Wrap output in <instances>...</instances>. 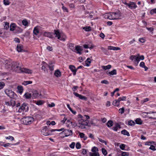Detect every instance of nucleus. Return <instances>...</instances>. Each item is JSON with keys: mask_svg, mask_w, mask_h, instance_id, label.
<instances>
[{"mask_svg": "<svg viewBox=\"0 0 156 156\" xmlns=\"http://www.w3.org/2000/svg\"><path fill=\"white\" fill-rule=\"evenodd\" d=\"M120 148L122 150H124L125 147V145L124 144H122L120 145Z\"/></svg>", "mask_w": 156, "mask_h": 156, "instance_id": "052dcab7", "label": "nucleus"}, {"mask_svg": "<svg viewBox=\"0 0 156 156\" xmlns=\"http://www.w3.org/2000/svg\"><path fill=\"white\" fill-rule=\"evenodd\" d=\"M69 46L70 49L73 51H75V49L74 48V44H73L72 43L70 44Z\"/></svg>", "mask_w": 156, "mask_h": 156, "instance_id": "a19ab883", "label": "nucleus"}, {"mask_svg": "<svg viewBox=\"0 0 156 156\" xmlns=\"http://www.w3.org/2000/svg\"><path fill=\"white\" fill-rule=\"evenodd\" d=\"M67 106L69 109L70 110V111L72 112L75 115L76 114V112L75 111H73L72 108L70 107V105L69 104H67Z\"/></svg>", "mask_w": 156, "mask_h": 156, "instance_id": "2f4dec72", "label": "nucleus"}, {"mask_svg": "<svg viewBox=\"0 0 156 156\" xmlns=\"http://www.w3.org/2000/svg\"><path fill=\"white\" fill-rule=\"evenodd\" d=\"M75 146V143L72 142L69 145V147L71 148H74Z\"/></svg>", "mask_w": 156, "mask_h": 156, "instance_id": "0e129e2a", "label": "nucleus"}, {"mask_svg": "<svg viewBox=\"0 0 156 156\" xmlns=\"http://www.w3.org/2000/svg\"><path fill=\"white\" fill-rule=\"evenodd\" d=\"M110 13L111 17L110 18H111V20L119 19L121 16L120 13L119 12H112Z\"/></svg>", "mask_w": 156, "mask_h": 156, "instance_id": "0eeeda50", "label": "nucleus"}, {"mask_svg": "<svg viewBox=\"0 0 156 156\" xmlns=\"http://www.w3.org/2000/svg\"><path fill=\"white\" fill-rule=\"evenodd\" d=\"M3 2L4 4L5 5H9L10 4V2L9 0H3Z\"/></svg>", "mask_w": 156, "mask_h": 156, "instance_id": "ea45409f", "label": "nucleus"}, {"mask_svg": "<svg viewBox=\"0 0 156 156\" xmlns=\"http://www.w3.org/2000/svg\"><path fill=\"white\" fill-rule=\"evenodd\" d=\"M91 60L89 58L87 59L85 61V64L86 66H88L90 65V64L91 63Z\"/></svg>", "mask_w": 156, "mask_h": 156, "instance_id": "4c0bfd02", "label": "nucleus"}, {"mask_svg": "<svg viewBox=\"0 0 156 156\" xmlns=\"http://www.w3.org/2000/svg\"><path fill=\"white\" fill-rule=\"evenodd\" d=\"M130 59L132 61L133 60H135L134 62H136L137 64H138L139 62V60L138 59V60L137 59V58L134 55H131L130 57Z\"/></svg>", "mask_w": 156, "mask_h": 156, "instance_id": "6ab92c4d", "label": "nucleus"}, {"mask_svg": "<svg viewBox=\"0 0 156 156\" xmlns=\"http://www.w3.org/2000/svg\"><path fill=\"white\" fill-rule=\"evenodd\" d=\"M129 153L125 152H122V156H128Z\"/></svg>", "mask_w": 156, "mask_h": 156, "instance_id": "4d7b16f0", "label": "nucleus"}, {"mask_svg": "<svg viewBox=\"0 0 156 156\" xmlns=\"http://www.w3.org/2000/svg\"><path fill=\"white\" fill-rule=\"evenodd\" d=\"M54 74L56 77H59L61 75V73L59 70H57L55 71Z\"/></svg>", "mask_w": 156, "mask_h": 156, "instance_id": "f704fd0d", "label": "nucleus"}, {"mask_svg": "<svg viewBox=\"0 0 156 156\" xmlns=\"http://www.w3.org/2000/svg\"><path fill=\"white\" fill-rule=\"evenodd\" d=\"M41 69L45 72H47V70L46 69V67L48 66V65L45 62H42Z\"/></svg>", "mask_w": 156, "mask_h": 156, "instance_id": "dca6fc26", "label": "nucleus"}, {"mask_svg": "<svg viewBox=\"0 0 156 156\" xmlns=\"http://www.w3.org/2000/svg\"><path fill=\"white\" fill-rule=\"evenodd\" d=\"M63 133L65 135V137H67L69 136L72 135L73 134V132L72 130H69L65 129L60 133Z\"/></svg>", "mask_w": 156, "mask_h": 156, "instance_id": "9d476101", "label": "nucleus"}, {"mask_svg": "<svg viewBox=\"0 0 156 156\" xmlns=\"http://www.w3.org/2000/svg\"><path fill=\"white\" fill-rule=\"evenodd\" d=\"M106 125L108 127H111L113 125V122L112 120H109L106 123Z\"/></svg>", "mask_w": 156, "mask_h": 156, "instance_id": "bb28decb", "label": "nucleus"}, {"mask_svg": "<svg viewBox=\"0 0 156 156\" xmlns=\"http://www.w3.org/2000/svg\"><path fill=\"white\" fill-rule=\"evenodd\" d=\"M5 138L6 139L11 140H14L13 137L11 136H8L6 137Z\"/></svg>", "mask_w": 156, "mask_h": 156, "instance_id": "e2e57ef3", "label": "nucleus"}, {"mask_svg": "<svg viewBox=\"0 0 156 156\" xmlns=\"http://www.w3.org/2000/svg\"><path fill=\"white\" fill-rule=\"evenodd\" d=\"M64 130V128H62L60 129H51V132H54L55 131H61Z\"/></svg>", "mask_w": 156, "mask_h": 156, "instance_id": "603ef678", "label": "nucleus"}, {"mask_svg": "<svg viewBox=\"0 0 156 156\" xmlns=\"http://www.w3.org/2000/svg\"><path fill=\"white\" fill-rule=\"evenodd\" d=\"M112 66L110 65H108L106 66H102V68L104 69L105 70L106 69H109L111 68Z\"/></svg>", "mask_w": 156, "mask_h": 156, "instance_id": "c756f323", "label": "nucleus"}, {"mask_svg": "<svg viewBox=\"0 0 156 156\" xmlns=\"http://www.w3.org/2000/svg\"><path fill=\"white\" fill-rule=\"evenodd\" d=\"M17 89H18V92L20 94H21L23 91V87L21 86H18Z\"/></svg>", "mask_w": 156, "mask_h": 156, "instance_id": "393cba45", "label": "nucleus"}, {"mask_svg": "<svg viewBox=\"0 0 156 156\" xmlns=\"http://www.w3.org/2000/svg\"><path fill=\"white\" fill-rule=\"evenodd\" d=\"M22 120L24 124L28 125L30 124L33 121L34 118L30 116H27L22 118Z\"/></svg>", "mask_w": 156, "mask_h": 156, "instance_id": "39448f33", "label": "nucleus"}, {"mask_svg": "<svg viewBox=\"0 0 156 156\" xmlns=\"http://www.w3.org/2000/svg\"><path fill=\"white\" fill-rule=\"evenodd\" d=\"M108 49L109 50H113L117 51L120 49V48L119 47H116L112 46H109L108 47Z\"/></svg>", "mask_w": 156, "mask_h": 156, "instance_id": "4be33fe9", "label": "nucleus"}, {"mask_svg": "<svg viewBox=\"0 0 156 156\" xmlns=\"http://www.w3.org/2000/svg\"><path fill=\"white\" fill-rule=\"evenodd\" d=\"M41 95V94H39L37 91H34L32 93V98H36L39 97V96H40Z\"/></svg>", "mask_w": 156, "mask_h": 156, "instance_id": "f3484780", "label": "nucleus"}, {"mask_svg": "<svg viewBox=\"0 0 156 156\" xmlns=\"http://www.w3.org/2000/svg\"><path fill=\"white\" fill-rule=\"evenodd\" d=\"M109 74L111 75H114L116 74V69H114L109 73Z\"/></svg>", "mask_w": 156, "mask_h": 156, "instance_id": "49530a36", "label": "nucleus"}, {"mask_svg": "<svg viewBox=\"0 0 156 156\" xmlns=\"http://www.w3.org/2000/svg\"><path fill=\"white\" fill-rule=\"evenodd\" d=\"M79 135L81 138H83L84 140H86L87 138V137L85 136L84 133H79Z\"/></svg>", "mask_w": 156, "mask_h": 156, "instance_id": "e433bc0d", "label": "nucleus"}, {"mask_svg": "<svg viewBox=\"0 0 156 156\" xmlns=\"http://www.w3.org/2000/svg\"><path fill=\"white\" fill-rule=\"evenodd\" d=\"M90 119V117L88 115L82 116L79 114L77 116V120L80 126L79 127L82 129L86 128V126H88V121L87 120Z\"/></svg>", "mask_w": 156, "mask_h": 156, "instance_id": "f03ea898", "label": "nucleus"}, {"mask_svg": "<svg viewBox=\"0 0 156 156\" xmlns=\"http://www.w3.org/2000/svg\"><path fill=\"white\" fill-rule=\"evenodd\" d=\"M127 6L131 9H135L137 7L136 3L133 2H129Z\"/></svg>", "mask_w": 156, "mask_h": 156, "instance_id": "f8f14e48", "label": "nucleus"}, {"mask_svg": "<svg viewBox=\"0 0 156 156\" xmlns=\"http://www.w3.org/2000/svg\"><path fill=\"white\" fill-rule=\"evenodd\" d=\"M100 49L102 50L103 53L105 55H108V51L105 48L102 47H100Z\"/></svg>", "mask_w": 156, "mask_h": 156, "instance_id": "7c9ffc66", "label": "nucleus"}, {"mask_svg": "<svg viewBox=\"0 0 156 156\" xmlns=\"http://www.w3.org/2000/svg\"><path fill=\"white\" fill-rule=\"evenodd\" d=\"M55 104L54 103H52L51 104H49L48 105V107H52L55 106Z\"/></svg>", "mask_w": 156, "mask_h": 156, "instance_id": "338daca9", "label": "nucleus"}, {"mask_svg": "<svg viewBox=\"0 0 156 156\" xmlns=\"http://www.w3.org/2000/svg\"><path fill=\"white\" fill-rule=\"evenodd\" d=\"M79 98L81 100H87V98L86 97L80 94Z\"/></svg>", "mask_w": 156, "mask_h": 156, "instance_id": "864d4df0", "label": "nucleus"}, {"mask_svg": "<svg viewBox=\"0 0 156 156\" xmlns=\"http://www.w3.org/2000/svg\"><path fill=\"white\" fill-rule=\"evenodd\" d=\"M22 24L23 25L26 26L28 25V22L26 20H24L22 21Z\"/></svg>", "mask_w": 156, "mask_h": 156, "instance_id": "09e8293b", "label": "nucleus"}, {"mask_svg": "<svg viewBox=\"0 0 156 156\" xmlns=\"http://www.w3.org/2000/svg\"><path fill=\"white\" fill-rule=\"evenodd\" d=\"M24 96L27 99H29L30 98L32 97V95L31 93H30L29 92H26L24 94Z\"/></svg>", "mask_w": 156, "mask_h": 156, "instance_id": "5701e85b", "label": "nucleus"}, {"mask_svg": "<svg viewBox=\"0 0 156 156\" xmlns=\"http://www.w3.org/2000/svg\"><path fill=\"white\" fill-rule=\"evenodd\" d=\"M9 23H5V26H4V28L5 29L7 30L9 28Z\"/></svg>", "mask_w": 156, "mask_h": 156, "instance_id": "13d9d810", "label": "nucleus"}, {"mask_svg": "<svg viewBox=\"0 0 156 156\" xmlns=\"http://www.w3.org/2000/svg\"><path fill=\"white\" fill-rule=\"evenodd\" d=\"M98 139L99 142H101V143L103 144H104V143L105 144V145H107V143L104 140H103L102 139L100 138H98Z\"/></svg>", "mask_w": 156, "mask_h": 156, "instance_id": "8fccbe9b", "label": "nucleus"}, {"mask_svg": "<svg viewBox=\"0 0 156 156\" xmlns=\"http://www.w3.org/2000/svg\"><path fill=\"white\" fill-rule=\"evenodd\" d=\"M11 105L12 107L16 105V101L13 99H12L10 101Z\"/></svg>", "mask_w": 156, "mask_h": 156, "instance_id": "de8ad7c7", "label": "nucleus"}, {"mask_svg": "<svg viewBox=\"0 0 156 156\" xmlns=\"http://www.w3.org/2000/svg\"><path fill=\"white\" fill-rule=\"evenodd\" d=\"M15 24H11L10 25V30L11 31H13L15 30Z\"/></svg>", "mask_w": 156, "mask_h": 156, "instance_id": "72a5a7b5", "label": "nucleus"}, {"mask_svg": "<svg viewBox=\"0 0 156 156\" xmlns=\"http://www.w3.org/2000/svg\"><path fill=\"white\" fill-rule=\"evenodd\" d=\"M126 96H123L122 97L119 98L118 99L119 102L121 101H125L126 100Z\"/></svg>", "mask_w": 156, "mask_h": 156, "instance_id": "c03bdc74", "label": "nucleus"}, {"mask_svg": "<svg viewBox=\"0 0 156 156\" xmlns=\"http://www.w3.org/2000/svg\"><path fill=\"white\" fill-rule=\"evenodd\" d=\"M149 149L153 151H154L155 150V147L154 146L152 145L149 147Z\"/></svg>", "mask_w": 156, "mask_h": 156, "instance_id": "774afa93", "label": "nucleus"}, {"mask_svg": "<svg viewBox=\"0 0 156 156\" xmlns=\"http://www.w3.org/2000/svg\"><path fill=\"white\" fill-rule=\"evenodd\" d=\"M29 110L28 105L26 103H23L19 108L18 112H27Z\"/></svg>", "mask_w": 156, "mask_h": 156, "instance_id": "20e7f679", "label": "nucleus"}, {"mask_svg": "<svg viewBox=\"0 0 156 156\" xmlns=\"http://www.w3.org/2000/svg\"><path fill=\"white\" fill-rule=\"evenodd\" d=\"M121 126L118 123H116L114 126L112 128V129L114 131H116L118 130V129H120Z\"/></svg>", "mask_w": 156, "mask_h": 156, "instance_id": "a211bd4d", "label": "nucleus"}, {"mask_svg": "<svg viewBox=\"0 0 156 156\" xmlns=\"http://www.w3.org/2000/svg\"><path fill=\"white\" fill-rule=\"evenodd\" d=\"M5 94L10 98L16 99L17 98V96L16 94L13 91L9 89H6L5 90Z\"/></svg>", "mask_w": 156, "mask_h": 156, "instance_id": "7ed1b4c3", "label": "nucleus"}, {"mask_svg": "<svg viewBox=\"0 0 156 156\" xmlns=\"http://www.w3.org/2000/svg\"><path fill=\"white\" fill-rule=\"evenodd\" d=\"M39 26L36 27L34 29L33 33L36 35H37L39 33Z\"/></svg>", "mask_w": 156, "mask_h": 156, "instance_id": "aec40b11", "label": "nucleus"}, {"mask_svg": "<svg viewBox=\"0 0 156 156\" xmlns=\"http://www.w3.org/2000/svg\"><path fill=\"white\" fill-rule=\"evenodd\" d=\"M36 105H41L43 104V102L41 100H39L36 102Z\"/></svg>", "mask_w": 156, "mask_h": 156, "instance_id": "3c124183", "label": "nucleus"}, {"mask_svg": "<svg viewBox=\"0 0 156 156\" xmlns=\"http://www.w3.org/2000/svg\"><path fill=\"white\" fill-rule=\"evenodd\" d=\"M135 122L136 124L141 125L142 124V121L140 118H137L135 120Z\"/></svg>", "mask_w": 156, "mask_h": 156, "instance_id": "c9c22d12", "label": "nucleus"}, {"mask_svg": "<svg viewBox=\"0 0 156 156\" xmlns=\"http://www.w3.org/2000/svg\"><path fill=\"white\" fill-rule=\"evenodd\" d=\"M49 127L44 126L41 130V132L42 134L44 136H48L51 134L52 132L51 131V129H48Z\"/></svg>", "mask_w": 156, "mask_h": 156, "instance_id": "423d86ee", "label": "nucleus"}, {"mask_svg": "<svg viewBox=\"0 0 156 156\" xmlns=\"http://www.w3.org/2000/svg\"><path fill=\"white\" fill-rule=\"evenodd\" d=\"M147 117L149 119H156V112H146Z\"/></svg>", "mask_w": 156, "mask_h": 156, "instance_id": "6e6552de", "label": "nucleus"}, {"mask_svg": "<svg viewBox=\"0 0 156 156\" xmlns=\"http://www.w3.org/2000/svg\"><path fill=\"white\" fill-rule=\"evenodd\" d=\"M113 105L116 106H118L119 105L120 102L118 99L117 100H114L112 102Z\"/></svg>", "mask_w": 156, "mask_h": 156, "instance_id": "b1692460", "label": "nucleus"}, {"mask_svg": "<svg viewBox=\"0 0 156 156\" xmlns=\"http://www.w3.org/2000/svg\"><path fill=\"white\" fill-rule=\"evenodd\" d=\"M76 147L77 149H80L81 147L80 144L79 142L77 143L76 144Z\"/></svg>", "mask_w": 156, "mask_h": 156, "instance_id": "bf43d9fd", "label": "nucleus"}, {"mask_svg": "<svg viewBox=\"0 0 156 156\" xmlns=\"http://www.w3.org/2000/svg\"><path fill=\"white\" fill-rule=\"evenodd\" d=\"M75 52L79 54H81V51L83 50V49H82L81 46H76L75 47Z\"/></svg>", "mask_w": 156, "mask_h": 156, "instance_id": "4468645a", "label": "nucleus"}, {"mask_svg": "<svg viewBox=\"0 0 156 156\" xmlns=\"http://www.w3.org/2000/svg\"><path fill=\"white\" fill-rule=\"evenodd\" d=\"M43 36L45 37H48L51 39L54 38L53 33L45 31L44 32Z\"/></svg>", "mask_w": 156, "mask_h": 156, "instance_id": "9b49d317", "label": "nucleus"}, {"mask_svg": "<svg viewBox=\"0 0 156 156\" xmlns=\"http://www.w3.org/2000/svg\"><path fill=\"white\" fill-rule=\"evenodd\" d=\"M54 34L53 33V35H55V37H57V38L60 40H62L61 39V34L59 31L58 30H54Z\"/></svg>", "mask_w": 156, "mask_h": 156, "instance_id": "ddd939ff", "label": "nucleus"}, {"mask_svg": "<svg viewBox=\"0 0 156 156\" xmlns=\"http://www.w3.org/2000/svg\"><path fill=\"white\" fill-rule=\"evenodd\" d=\"M151 14H153L154 13H156V8L151 10L150 12Z\"/></svg>", "mask_w": 156, "mask_h": 156, "instance_id": "69168bd1", "label": "nucleus"}, {"mask_svg": "<svg viewBox=\"0 0 156 156\" xmlns=\"http://www.w3.org/2000/svg\"><path fill=\"white\" fill-rule=\"evenodd\" d=\"M91 151L93 153L98 152V149L97 147L94 146L92 148Z\"/></svg>", "mask_w": 156, "mask_h": 156, "instance_id": "c85d7f7f", "label": "nucleus"}, {"mask_svg": "<svg viewBox=\"0 0 156 156\" xmlns=\"http://www.w3.org/2000/svg\"><path fill=\"white\" fill-rule=\"evenodd\" d=\"M101 151L103 154L106 156L107 154V152L106 150V149L104 148H102L101 149Z\"/></svg>", "mask_w": 156, "mask_h": 156, "instance_id": "37998d69", "label": "nucleus"}, {"mask_svg": "<svg viewBox=\"0 0 156 156\" xmlns=\"http://www.w3.org/2000/svg\"><path fill=\"white\" fill-rule=\"evenodd\" d=\"M121 133L122 134L124 135H126L128 136H130L129 133L125 129H123L121 131Z\"/></svg>", "mask_w": 156, "mask_h": 156, "instance_id": "a878e982", "label": "nucleus"}, {"mask_svg": "<svg viewBox=\"0 0 156 156\" xmlns=\"http://www.w3.org/2000/svg\"><path fill=\"white\" fill-rule=\"evenodd\" d=\"M69 68L73 73V75L74 76L75 75L77 71V69H76L75 67L72 65H70L69 66Z\"/></svg>", "mask_w": 156, "mask_h": 156, "instance_id": "2eb2a0df", "label": "nucleus"}, {"mask_svg": "<svg viewBox=\"0 0 156 156\" xmlns=\"http://www.w3.org/2000/svg\"><path fill=\"white\" fill-rule=\"evenodd\" d=\"M135 123L132 120H130L128 121V124L130 126L134 125Z\"/></svg>", "mask_w": 156, "mask_h": 156, "instance_id": "6e6d98bb", "label": "nucleus"}, {"mask_svg": "<svg viewBox=\"0 0 156 156\" xmlns=\"http://www.w3.org/2000/svg\"><path fill=\"white\" fill-rule=\"evenodd\" d=\"M111 13H106L104 15V17L106 19H108L111 20V18H110L111 16Z\"/></svg>", "mask_w": 156, "mask_h": 156, "instance_id": "473e14b6", "label": "nucleus"}, {"mask_svg": "<svg viewBox=\"0 0 156 156\" xmlns=\"http://www.w3.org/2000/svg\"><path fill=\"white\" fill-rule=\"evenodd\" d=\"M48 66L49 69L51 71H52L54 70V65H53V64L52 62H50L49 63V65H48Z\"/></svg>", "mask_w": 156, "mask_h": 156, "instance_id": "cd10ccee", "label": "nucleus"}, {"mask_svg": "<svg viewBox=\"0 0 156 156\" xmlns=\"http://www.w3.org/2000/svg\"><path fill=\"white\" fill-rule=\"evenodd\" d=\"M83 29L86 31H89L91 30V27L90 26L83 27Z\"/></svg>", "mask_w": 156, "mask_h": 156, "instance_id": "79ce46f5", "label": "nucleus"}, {"mask_svg": "<svg viewBox=\"0 0 156 156\" xmlns=\"http://www.w3.org/2000/svg\"><path fill=\"white\" fill-rule=\"evenodd\" d=\"M32 83V82L31 81H24L23 82V84L25 85H26L28 84H31Z\"/></svg>", "mask_w": 156, "mask_h": 156, "instance_id": "a18cd8bd", "label": "nucleus"}, {"mask_svg": "<svg viewBox=\"0 0 156 156\" xmlns=\"http://www.w3.org/2000/svg\"><path fill=\"white\" fill-rule=\"evenodd\" d=\"M101 83H104L106 84H109L107 80H104L101 81Z\"/></svg>", "mask_w": 156, "mask_h": 156, "instance_id": "680f3d73", "label": "nucleus"}, {"mask_svg": "<svg viewBox=\"0 0 156 156\" xmlns=\"http://www.w3.org/2000/svg\"><path fill=\"white\" fill-rule=\"evenodd\" d=\"M17 50L18 52H21L24 51L23 49V46L21 44H19L17 46Z\"/></svg>", "mask_w": 156, "mask_h": 156, "instance_id": "412c9836", "label": "nucleus"}, {"mask_svg": "<svg viewBox=\"0 0 156 156\" xmlns=\"http://www.w3.org/2000/svg\"><path fill=\"white\" fill-rule=\"evenodd\" d=\"M13 70L17 73H25L28 74L32 73V70L25 68H21L22 65L21 62H13Z\"/></svg>", "mask_w": 156, "mask_h": 156, "instance_id": "f257e3e1", "label": "nucleus"}, {"mask_svg": "<svg viewBox=\"0 0 156 156\" xmlns=\"http://www.w3.org/2000/svg\"><path fill=\"white\" fill-rule=\"evenodd\" d=\"M5 85V83L3 82H0V90L2 89Z\"/></svg>", "mask_w": 156, "mask_h": 156, "instance_id": "5fc2aeb1", "label": "nucleus"}, {"mask_svg": "<svg viewBox=\"0 0 156 156\" xmlns=\"http://www.w3.org/2000/svg\"><path fill=\"white\" fill-rule=\"evenodd\" d=\"M90 156H100L98 152L97 153H89Z\"/></svg>", "mask_w": 156, "mask_h": 156, "instance_id": "58836bf2", "label": "nucleus"}, {"mask_svg": "<svg viewBox=\"0 0 156 156\" xmlns=\"http://www.w3.org/2000/svg\"><path fill=\"white\" fill-rule=\"evenodd\" d=\"M5 67L9 70L12 69H13V62H10L8 61H6L5 62Z\"/></svg>", "mask_w": 156, "mask_h": 156, "instance_id": "1a4fd4ad", "label": "nucleus"}]
</instances>
